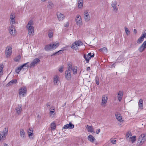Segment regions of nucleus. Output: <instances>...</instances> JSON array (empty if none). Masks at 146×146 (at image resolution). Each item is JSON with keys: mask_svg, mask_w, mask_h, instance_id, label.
<instances>
[{"mask_svg": "<svg viewBox=\"0 0 146 146\" xmlns=\"http://www.w3.org/2000/svg\"><path fill=\"white\" fill-rule=\"evenodd\" d=\"M33 25V21L31 20L29 21L26 26V28L28 31L29 35L31 37L33 36L34 34Z\"/></svg>", "mask_w": 146, "mask_h": 146, "instance_id": "f257e3e1", "label": "nucleus"}, {"mask_svg": "<svg viewBox=\"0 0 146 146\" xmlns=\"http://www.w3.org/2000/svg\"><path fill=\"white\" fill-rule=\"evenodd\" d=\"M146 140L145 135L143 133L139 137L137 143V145L140 146L143 145Z\"/></svg>", "mask_w": 146, "mask_h": 146, "instance_id": "f03ea898", "label": "nucleus"}, {"mask_svg": "<svg viewBox=\"0 0 146 146\" xmlns=\"http://www.w3.org/2000/svg\"><path fill=\"white\" fill-rule=\"evenodd\" d=\"M8 133V129L7 128H5L3 130L0 132V140L3 141L6 138V137Z\"/></svg>", "mask_w": 146, "mask_h": 146, "instance_id": "7ed1b4c3", "label": "nucleus"}, {"mask_svg": "<svg viewBox=\"0 0 146 146\" xmlns=\"http://www.w3.org/2000/svg\"><path fill=\"white\" fill-rule=\"evenodd\" d=\"M82 42L80 40L76 41L72 43V45L71 48L75 50L78 49V47L83 45Z\"/></svg>", "mask_w": 146, "mask_h": 146, "instance_id": "20e7f679", "label": "nucleus"}, {"mask_svg": "<svg viewBox=\"0 0 146 146\" xmlns=\"http://www.w3.org/2000/svg\"><path fill=\"white\" fill-rule=\"evenodd\" d=\"M27 93V88L25 86H23L19 90V96L20 97H24L26 96Z\"/></svg>", "mask_w": 146, "mask_h": 146, "instance_id": "39448f33", "label": "nucleus"}, {"mask_svg": "<svg viewBox=\"0 0 146 146\" xmlns=\"http://www.w3.org/2000/svg\"><path fill=\"white\" fill-rule=\"evenodd\" d=\"M12 53V48L11 46H7L5 50V55L7 58L9 57Z\"/></svg>", "mask_w": 146, "mask_h": 146, "instance_id": "423d86ee", "label": "nucleus"}, {"mask_svg": "<svg viewBox=\"0 0 146 146\" xmlns=\"http://www.w3.org/2000/svg\"><path fill=\"white\" fill-rule=\"evenodd\" d=\"M9 31L12 36H15L16 33V31L13 25H10L9 28Z\"/></svg>", "mask_w": 146, "mask_h": 146, "instance_id": "0eeeda50", "label": "nucleus"}, {"mask_svg": "<svg viewBox=\"0 0 146 146\" xmlns=\"http://www.w3.org/2000/svg\"><path fill=\"white\" fill-rule=\"evenodd\" d=\"M108 97L106 95H104L102 97V100L101 103V105L102 106H105L107 102Z\"/></svg>", "mask_w": 146, "mask_h": 146, "instance_id": "6e6552de", "label": "nucleus"}, {"mask_svg": "<svg viewBox=\"0 0 146 146\" xmlns=\"http://www.w3.org/2000/svg\"><path fill=\"white\" fill-rule=\"evenodd\" d=\"M89 13V11L88 10H85L84 12V20L87 22L89 21L90 20V17Z\"/></svg>", "mask_w": 146, "mask_h": 146, "instance_id": "1a4fd4ad", "label": "nucleus"}, {"mask_svg": "<svg viewBox=\"0 0 146 146\" xmlns=\"http://www.w3.org/2000/svg\"><path fill=\"white\" fill-rule=\"evenodd\" d=\"M29 62H27L26 63L22 65H21L20 66H19L17 67L15 70L17 74H19V72L24 67H26L28 68L29 66L27 64L29 63Z\"/></svg>", "mask_w": 146, "mask_h": 146, "instance_id": "9d476101", "label": "nucleus"}, {"mask_svg": "<svg viewBox=\"0 0 146 146\" xmlns=\"http://www.w3.org/2000/svg\"><path fill=\"white\" fill-rule=\"evenodd\" d=\"M76 21L77 25L80 26L82 25V21L81 17L79 15H77L76 18Z\"/></svg>", "mask_w": 146, "mask_h": 146, "instance_id": "9b49d317", "label": "nucleus"}, {"mask_svg": "<svg viewBox=\"0 0 146 146\" xmlns=\"http://www.w3.org/2000/svg\"><path fill=\"white\" fill-rule=\"evenodd\" d=\"M28 134L29 138L32 139L34 138L33 129L31 128H30L28 130Z\"/></svg>", "mask_w": 146, "mask_h": 146, "instance_id": "f8f14e48", "label": "nucleus"}, {"mask_svg": "<svg viewBox=\"0 0 146 146\" xmlns=\"http://www.w3.org/2000/svg\"><path fill=\"white\" fill-rule=\"evenodd\" d=\"M65 76L66 79L67 80H71V72L65 71Z\"/></svg>", "mask_w": 146, "mask_h": 146, "instance_id": "ddd939ff", "label": "nucleus"}, {"mask_svg": "<svg viewBox=\"0 0 146 146\" xmlns=\"http://www.w3.org/2000/svg\"><path fill=\"white\" fill-rule=\"evenodd\" d=\"M123 93V92L122 91H119L117 93V99L119 102H121L122 100Z\"/></svg>", "mask_w": 146, "mask_h": 146, "instance_id": "4468645a", "label": "nucleus"}, {"mask_svg": "<svg viewBox=\"0 0 146 146\" xmlns=\"http://www.w3.org/2000/svg\"><path fill=\"white\" fill-rule=\"evenodd\" d=\"M40 61V60L38 58L35 59L30 64V66L33 67L36 64L38 63Z\"/></svg>", "mask_w": 146, "mask_h": 146, "instance_id": "2eb2a0df", "label": "nucleus"}, {"mask_svg": "<svg viewBox=\"0 0 146 146\" xmlns=\"http://www.w3.org/2000/svg\"><path fill=\"white\" fill-rule=\"evenodd\" d=\"M116 5L117 2L116 1H114L111 4V6L113 8V11L115 13L117 12L118 10V8L117 7Z\"/></svg>", "mask_w": 146, "mask_h": 146, "instance_id": "dca6fc26", "label": "nucleus"}, {"mask_svg": "<svg viewBox=\"0 0 146 146\" xmlns=\"http://www.w3.org/2000/svg\"><path fill=\"white\" fill-rule=\"evenodd\" d=\"M74 127V125L71 122H70L69 124L65 125L63 127L64 129H73Z\"/></svg>", "mask_w": 146, "mask_h": 146, "instance_id": "f3484780", "label": "nucleus"}, {"mask_svg": "<svg viewBox=\"0 0 146 146\" xmlns=\"http://www.w3.org/2000/svg\"><path fill=\"white\" fill-rule=\"evenodd\" d=\"M50 44L52 46V48L53 50L57 48L59 45V43L58 42H53Z\"/></svg>", "mask_w": 146, "mask_h": 146, "instance_id": "a211bd4d", "label": "nucleus"}, {"mask_svg": "<svg viewBox=\"0 0 146 146\" xmlns=\"http://www.w3.org/2000/svg\"><path fill=\"white\" fill-rule=\"evenodd\" d=\"M22 105H19L18 106H17L15 108V110L16 112L18 114H21L22 111Z\"/></svg>", "mask_w": 146, "mask_h": 146, "instance_id": "6ab92c4d", "label": "nucleus"}, {"mask_svg": "<svg viewBox=\"0 0 146 146\" xmlns=\"http://www.w3.org/2000/svg\"><path fill=\"white\" fill-rule=\"evenodd\" d=\"M115 116L116 118L118 121L121 122L123 121L122 117L119 113H116L115 114Z\"/></svg>", "mask_w": 146, "mask_h": 146, "instance_id": "aec40b11", "label": "nucleus"}, {"mask_svg": "<svg viewBox=\"0 0 146 146\" xmlns=\"http://www.w3.org/2000/svg\"><path fill=\"white\" fill-rule=\"evenodd\" d=\"M20 136L22 138L25 139L26 138V135L25 131L23 129H21L20 130Z\"/></svg>", "mask_w": 146, "mask_h": 146, "instance_id": "412c9836", "label": "nucleus"}, {"mask_svg": "<svg viewBox=\"0 0 146 146\" xmlns=\"http://www.w3.org/2000/svg\"><path fill=\"white\" fill-rule=\"evenodd\" d=\"M57 18L59 21L62 20L64 18V15L60 13H58L57 14Z\"/></svg>", "mask_w": 146, "mask_h": 146, "instance_id": "4be33fe9", "label": "nucleus"}, {"mask_svg": "<svg viewBox=\"0 0 146 146\" xmlns=\"http://www.w3.org/2000/svg\"><path fill=\"white\" fill-rule=\"evenodd\" d=\"M88 139L90 142L93 143L96 140L95 138L92 135H89L88 137Z\"/></svg>", "mask_w": 146, "mask_h": 146, "instance_id": "5701e85b", "label": "nucleus"}, {"mask_svg": "<svg viewBox=\"0 0 146 146\" xmlns=\"http://www.w3.org/2000/svg\"><path fill=\"white\" fill-rule=\"evenodd\" d=\"M143 100L142 99H139V102H138L139 108V109L142 110L143 109Z\"/></svg>", "mask_w": 146, "mask_h": 146, "instance_id": "b1692460", "label": "nucleus"}, {"mask_svg": "<svg viewBox=\"0 0 146 146\" xmlns=\"http://www.w3.org/2000/svg\"><path fill=\"white\" fill-rule=\"evenodd\" d=\"M44 49L46 51H49L52 50V48L51 44H49L46 45L45 46Z\"/></svg>", "mask_w": 146, "mask_h": 146, "instance_id": "393cba45", "label": "nucleus"}, {"mask_svg": "<svg viewBox=\"0 0 146 146\" xmlns=\"http://www.w3.org/2000/svg\"><path fill=\"white\" fill-rule=\"evenodd\" d=\"M58 76V75H56L54 78V83L55 85L58 84V82L59 81Z\"/></svg>", "mask_w": 146, "mask_h": 146, "instance_id": "a878e982", "label": "nucleus"}, {"mask_svg": "<svg viewBox=\"0 0 146 146\" xmlns=\"http://www.w3.org/2000/svg\"><path fill=\"white\" fill-rule=\"evenodd\" d=\"M17 83V80L16 79H14L10 81L7 84V86H9L13 84H16Z\"/></svg>", "mask_w": 146, "mask_h": 146, "instance_id": "bb28decb", "label": "nucleus"}, {"mask_svg": "<svg viewBox=\"0 0 146 146\" xmlns=\"http://www.w3.org/2000/svg\"><path fill=\"white\" fill-rule=\"evenodd\" d=\"M86 128L88 132H90L91 133L93 132L94 129L92 126L87 125L86 127Z\"/></svg>", "mask_w": 146, "mask_h": 146, "instance_id": "cd10ccee", "label": "nucleus"}, {"mask_svg": "<svg viewBox=\"0 0 146 146\" xmlns=\"http://www.w3.org/2000/svg\"><path fill=\"white\" fill-rule=\"evenodd\" d=\"M83 0H78V7L81 8L83 6Z\"/></svg>", "mask_w": 146, "mask_h": 146, "instance_id": "c85d7f7f", "label": "nucleus"}, {"mask_svg": "<svg viewBox=\"0 0 146 146\" xmlns=\"http://www.w3.org/2000/svg\"><path fill=\"white\" fill-rule=\"evenodd\" d=\"M54 5L53 3L51 1H50L48 2V5L47 6L48 8L49 9H52L54 7Z\"/></svg>", "mask_w": 146, "mask_h": 146, "instance_id": "c756f323", "label": "nucleus"}, {"mask_svg": "<svg viewBox=\"0 0 146 146\" xmlns=\"http://www.w3.org/2000/svg\"><path fill=\"white\" fill-rule=\"evenodd\" d=\"M84 57L85 59L86 62L88 63L89 62L90 60L91 59V58L90 56H88L87 55L84 54Z\"/></svg>", "mask_w": 146, "mask_h": 146, "instance_id": "7c9ffc66", "label": "nucleus"}, {"mask_svg": "<svg viewBox=\"0 0 146 146\" xmlns=\"http://www.w3.org/2000/svg\"><path fill=\"white\" fill-rule=\"evenodd\" d=\"M146 48L142 44L138 48V50L140 52H142Z\"/></svg>", "mask_w": 146, "mask_h": 146, "instance_id": "2f4dec72", "label": "nucleus"}, {"mask_svg": "<svg viewBox=\"0 0 146 146\" xmlns=\"http://www.w3.org/2000/svg\"><path fill=\"white\" fill-rule=\"evenodd\" d=\"M78 67L76 66H74L72 68L73 73L75 75L77 74Z\"/></svg>", "mask_w": 146, "mask_h": 146, "instance_id": "473e14b6", "label": "nucleus"}, {"mask_svg": "<svg viewBox=\"0 0 146 146\" xmlns=\"http://www.w3.org/2000/svg\"><path fill=\"white\" fill-rule=\"evenodd\" d=\"M72 65L71 64L69 63L68 64L67 70L66 71L71 72V70L72 69Z\"/></svg>", "mask_w": 146, "mask_h": 146, "instance_id": "72a5a7b5", "label": "nucleus"}, {"mask_svg": "<svg viewBox=\"0 0 146 146\" xmlns=\"http://www.w3.org/2000/svg\"><path fill=\"white\" fill-rule=\"evenodd\" d=\"M144 38L142 36L138 38V39L137 42L138 44L141 43L144 40Z\"/></svg>", "mask_w": 146, "mask_h": 146, "instance_id": "f704fd0d", "label": "nucleus"}, {"mask_svg": "<svg viewBox=\"0 0 146 146\" xmlns=\"http://www.w3.org/2000/svg\"><path fill=\"white\" fill-rule=\"evenodd\" d=\"M15 13H11L9 16L10 19H15Z\"/></svg>", "mask_w": 146, "mask_h": 146, "instance_id": "c9c22d12", "label": "nucleus"}, {"mask_svg": "<svg viewBox=\"0 0 146 146\" xmlns=\"http://www.w3.org/2000/svg\"><path fill=\"white\" fill-rule=\"evenodd\" d=\"M132 134L130 131H128L127 133L126 138L127 140L129 141L130 137H131Z\"/></svg>", "mask_w": 146, "mask_h": 146, "instance_id": "e433bc0d", "label": "nucleus"}, {"mask_svg": "<svg viewBox=\"0 0 146 146\" xmlns=\"http://www.w3.org/2000/svg\"><path fill=\"white\" fill-rule=\"evenodd\" d=\"M131 139L132 143H133L136 140V136H133L131 137H130L129 141H130Z\"/></svg>", "mask_w": 146, "mask_h": 146, "instance_id": "4c0bfd02", "label": "nucleus"}, {"mask_svg": "<svg viewBox=\"0 0 146 146\" xmlns=\"http://www.w3.org/2000/svg\"><path fill=\"white\" fill-rule=\"evenodd\" d=\"M53 111L50 110V112H49V113H50V116L52 117H53L54 115L55 114V111L54 110V109H53Z\"/></svg>", "mask_w": 146, "mask_h": 146, "instance_id": "58836bf2", "label": "nucleus"}, {"mask_svg": "<svg viewBox=\"0 0 146 146\" xmlns=\"http://www.w3.org/2000/svg\"><path fill=\"white\" fill-rule=\"evenodd\" d=\"M99 51L107 53V48L105 47H103L99 50Z\"/></svg>", "mask_w": 146, "mask_h": 146, "instance_id": "ea45409f", "label": "nucleus"}, {"mask_svg": "<svg viewBox=\"0 0 146 146\" xmlns=\"http://www.w3.org/2000/svg\"><path fill=\"white\" fill-rule=\"evenodd\" d=\"M21 56L20 55H19L14 58V60L16 62H19L20 60Z\"/></svg>", "mask_w": 146, "mask_h": 146, "instance_id": "a19ab883", "label": "nucleus"}, {"mask_svg": "<svg viewBox=\"0 0 146 146\" xmlns=\"http://www.w3.org/2000/svg\"><path fill=\"white\" fill-rule=\"evenodd\" d=\"M125 31L126 34L127 35H128L130 34V31L126 27H124Z\"/></svg>", "mask_w": 146, "mask_h": 146, "instance_id": "79ce46f5", "label": "nucleus"}, {"mask_svg": "<svg viewBox=\"0 0 146 146\" xmlns=\"http://www.w3.org/2000/svg\"><path fill=\"white\" fill-rule=\"evenodd\" d=\"M51 128L52 129H54L56 128V124L54 122H53L51 124Z\"/></svg>", "mask_w": 146, "mask_h": 146, "instance_id": "37998d69", "label": "nucleus"}, {"mask_svg": "<svg viewBox=\"0 0 146 146\" xmlns=\"http://www.w3.org/2000/svg\"><path fill=\"white\" fill-rule=\"evenodd\" d=\"M15 23H16L15 19H10V23L11 24V25H14Z\"/></svg>", "mask_w": 146, "mask_h": 146, "instance_id": "c03bdc74", "label": "nucleus"}, {"mask_svg": "<svg viewBox=\"0 0 146 146\" xmlns=\"http://www.w3.org/2000/svg\"><path fill=\"white\" fill-rule=\"evenodd\" d=\"M48 36L50 38H52L53 37V33L51 31H50L48 33Z\"/></svg>", "mask_w": 146, "mask_h": 146, "instance_id": "a18cd8bd", "label": "nucleus"}, {"mask_svg": "<svg viewBox=\"0 0 146 146\" xmlns=\"http://www.w3.org/2000/svg\"><path fill=\"white\" fill-rule=\"evenodd\" d=\"M95 82L97 85H98L99 84L100 82L99 81V79L98 76H96L95 78Z\"/></svg>", "mask_w": 146, "mask_h": 146, "instance_id": "49530a36", "label": "nucleus"}, {"mask_svg": "<svg viewBox=\"0 0 146 146\" xmlns=\"http://www.w3.org/2000/svg\"><path fill=\"white\" fill-rule=\"evenodd\" d=\"M3 66L2 65L0 66V75L1 76L3 74Z\"/></svg>", "mask_w": 146, "mask_h": 146, "instance_id": "de8ad7c7", "label": "nucleus"}, {"mask_svg": "<svg viewBox=\"0 0 146 146\" xmlns=\"http://www.w3.org/2000/svg\"><path fill=\"white\" fill-rule=\"evenodd\" d=\"M63 68L64 67L62 65L60 66L58 69L59 71L61 73L63 71Z\"/></svg>", "mask_w": 146, "mask_h": 146, "instance_id": "09e8293b", "label": "nucleus"}, {"mask_svg": "<svg viewBox=\"0 0 146 146\" xmlns=\"http://www.w3.org/2000/svg\"><path fill=\"white\" fill-rule=\"evenodd\" d=\"M142 36L144 38H146V30H145L144 32H143Z\"/></svg>", "mask_w": 146, "mask_h": 146, "instance_id": "8fccbe9b", "label": "nucleus"}, {"mask_svg": "<svg viewBox=\"0 0 146 146\" xmlns=\"http://www.w3.org/2000/svg\"><path fill=\"white\" fill-rule=\"evenodd\" d=\"M110 140L111 142L113 144H115L116 143V141L115 140L111 139Z\"/></svg>", "mask_w": 146, "mask_h": 146, "instance_id": "3c124183", "label": "nucleus"}, {"mask_svg": "<svg viewBox=\"0 0 146 146\" xmlns=\"http://www.w3.org/2000/svg\"><path fill=\"white\" fill-rule=\"evenodd\" d=\"M100 131V129H98L96 130V134H98L99 133Z\"/></svg>", "mask_w": 146, "mask_h": 146, "instance_id": "603ef678", "label": "nucleus"}, {"mask_svg": "<svg viewBox=\"0 0 146 146\" xmlns=\"http://www.w3.org/2000/svg\"><path fill=\"white\" fill-rule=\"evenodd\" d=\"M143 44L146 48V40L144 42Z\"/></svg>", "mask_w": 146, "mask_h": 146, "instance_id": "864d4df0", "label": "nucleus"}, {"mask_svg": "<svg viewBox=\"0 0 146 146\" xmlns=\"http://www.w3.org/2000/svg\"><path fill=\"white\" fill-rule=\"evenodd\" d=\"M133 32L135 33L136 34L137 33V31L136 29H134L133 30Z\"/></svg>", "mask_w": 146, "mask_h": 146, "instance_id": "5fc2aeb1", "label": "nucleus"}, {"mask_svg": "<svg viewBox=\"0 0 146 146\" xmlns=\"http://www.w3.org/2000/svg\"><path fill=\"white\" fill-rule=\"evenodd\" d=\"M50 104L49 103H48L46 104V106L47 107L50 106Z\"/></svg>", "mask_w": 146, "mask_h": 146, "instance_id": "6e6d98bb", "label": "nucleus"}, {"mask_svg": "<svg viewBox=\"0 0 146 146\" xmlns=\"http://www.w3.org/2000/svg\"><path fill=\"white\" fill-rule=\"evenodd\" d=\"M87 55L88 56H90H90H91V53L90 52V53H88V54H87Z\"/></svg>", "mask_w": 146, "mask_h": 146, "instance_id": "4d7b16f0", "label": "nucleus"}, {"mask_svg": "<svg viewBox=\"0 0 146 146\" xmlns=\"http://www.w3.org/2000/svg\"><path fill=\"white\" fill-rule=\"evenodd\" d=\"M94 54H93L92 55H91V56H90L91 58L93 57H94Z\"/></svg>", "mask_w": 146, "mask_h": 146, "instance_id": "13d9d810", "label": "nucleus"}, {"mask_svg": "<svg viewBox=\"0 0 146 146\" xmlns=\"http://www.w3.org/2000/svg\"><path fill=\"white\" fill-rule=\"evenodd\" d=\"M87 70H90V67H88L87 68Z\"/></svg>", "mask_w": 146, "mask_h": 146, "instance_id": "bf43d9fd", "label": "nucleus"}, {"mask_svg": "<svg viewBox=\"0 0 146 146\" xmlns=\"http://www.w3.org/2000/svg\"><path fill=\"white\" fill-rule=\"evenodd\" d=\"M4 146H9V145H8L6 143H5L4 145Z\"/></svg>", "mask_w": 146, "mask_h": 146, "instance_id": "052dcab7", "label": "nucleus"}, {"mask_svg": "<svg viewBox=\"0 0 146 146\" xmlns=\"http://www.w3.org/2000/svg\"><path fill=\"white\" fill-rule=\"evenodd\" d=\"M63 50H59L58 51V52H61V51L62 52Z\"/></svg>", "mask_w": 146, "mask_h": 146, "instance_id": "680f3d73", "label": "nucleus"}, {"mask_svg": "<svg viewBox=\"0 0 146 146\" xmlns=\"http://www.w3.org/2000/svg\"><path fill=\"white\" fill-rule=\"evenodd\" d=\"M46 0H41V1L43 2H44V1H46Z\"/></svg>", "mask_w": 146, "mask_h": 146, "instance_id": "e2e57ef3", "label": "nucleus"}, {"mask_svg": "<svg viewBox=\"0 0 146 146\" xmlns=\"http://www.w3.org/2000/svg\"><path fill=\"white\" fill-rule=\"evenodd\" d=\"M56 54V53L54 54H54Z\"/></svg>", "mask_w": 146, "mask_h": 146, "instance_id": "0e129e2a", "label": "nucleus"}, {"mask_svg": "<svg viewBox=\"0 0 146 146\" xmlns=\"http://www.w3.org/2000/svg\"><path fill=\"white\" fill-rule=\"evenodd\" d=\"M1 76L0 75V76Z\"/></svg>", "mask_w": 146, "mask_h": 146, "instance_id": "69168bd1", "label": "nucleus"}]
</instances>
